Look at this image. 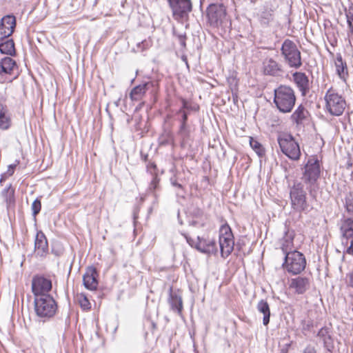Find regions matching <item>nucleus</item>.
Masks as SVG:
<instances>
[{
    "label": "nucleus",
    "instance_id": "nucleus-1",
    "mask_svg": "<svg viewBox=\"0 0 353 353\" xmlns=\"http://www.w3.org/2000/svg\"><path fill=\"white\" fill-rule=\"evenodd\" d=\"M296 101L294 90L289 85H280L274 90L273 102L280 112L290 113Z\"/></svg>",
    "mask_w": 353,
    "mask_h": 353
},
{
    "label": "nucleus",
    "instance_id": "nucleus-2",
    "mask_svg": "<svg viewBox=\"0 0 353 353\" xmlns=\"http://www.w3.org/2000/svg\"><path fill=\"white\" fill-rule=\"evenodd\" d=\"M321 168L317 159H310L305 165L302 180L307 185L310 194L313 198L316 197V192L318 189L317 180L320 176Z\"/></svg>",
    "mask_w": 353,
    "mask_h": 353
},
{
    "label": "nucleus",
    "instance_id": "nucleus-3",
    "mask_svg": "<svg viewBox=\"0 0 353 353\" xmlns=\"http://www.w3.org/2000/svg\"><path fill=\"white\" fill-rule=\"evenodd\" d=\"M208 21L214 28H229L230 19L227 14L225 6L223 3H211L206 10Z\"/></svg>",
    "mask_w": 353,
    "mask_h": 353
},
{
    "label": "nucleus",
    "instance_id": "nucleus-4",
    "mask_svg": "<svg viewBox=\"0 0 353 353\" xmlns=\"http://www.w3.org/2000/svg\"><path fill=\"white\" fill-rule=\"evenodd\" d=\"M304 183L295 181L290 188V197L291 205L294 210L298 212L307 213L311 207L307 200V193Z\"/></svg>",
    "mask_w": 353,
    "mask_h": 353
},
{
    "label": "nucleus",
    "instance_id": "nucleus-5",
    "mask_svg": "<svg viewBox=\"0 0 353 353\" xmlns=\"http://www.w3.org/2000/svg\"><path fill=\"white\" fill-rule=\"evenodd\" d=\"M325 101V110L332 116L339 117L343 114L347 103L345 97L333 88H330L324 97Z\"/></svg>",
    "mask_w": 353,
    "mask_h": 353
},
{
    "label": "nucleus",
    "instance_id": "nucleus-6",
    "mask_svg": "<svg viewBox=\"0 0 353 353\" xmlns=\"http://www.w3.org/2000/svg\"><path fill=\"white\" fill-rule=\"evenodd\" d=\"M281 54L284 62L291 68L299 69L302 65L301 53L296 44L286 39L281 47Z\"/></svg>",
    "mask_w": 353,
    "mask_h": 353
},
{
    "label": "nucleus",
    "instance_id": "nucleus-7",
    "mask_svg": "<svg viewBox=\"0 0 353 353\" xmlns=\"http://www.w3.org/2000/svg\"><path fill=\"white\" fill-rule=\"evenodd\" d=\"M34 310L38 317L49 319L54 316L57 310V304L51 296L34 297Z\"/></svg>",
    "mask_w": 353,
    "mask_h": 353
},
{
    "label": "nucleus",
    "instance_id": "nucleus-8",
    "mask_svg": "<svg viewBox=\"0 0 353 353\" xmlns=\"http://www.w3.org/2000/svg\"><path fill=\"white\" fill-rule=\"evenodd\" d=\"M305 266L306 259L303 253L293 250L285 256L283 267L289 273L299 274L305 270Z\"/></svg>",
    "mask_w": 353,
    "mask_h": 353
},
{
    "label": "nucleus",
    "instance_id": "nucleus-9",
    "mask_svg": "<svg viewBox=\"0 0 353 353\" xmlns=\"http://www.w3.org/2000/svg\"><path fill=\"white\" fill-rule=\"evenodd\" d=\"M221 256L223 259L228 257L234 250V235L228 223L223 224L219 228V238Z\"/></svg>",
    "mask_w": 353,
    "mask_h": 353
},
{
    "label": "nucleus",
    "instance_id": "nucleus-10",
    "mask_svg": "<svg viewBox=\"0 0 353 353\" xmlns=\"http://www.w3.org/2000/svg\"><path fill=\"white\" fill-rule=\"evenodd\" d=\"M281 152L289 159L297 161L301 157V150L299 143L290 134L279 136L277 139Z\"/></svg>",
    "mask_w": 353,
    "mask_h": 353
},
{
    "label": "nucleus",
    "instance_id": "nucleus-11",
    "mask_svg": "<svg viewBox=\"0 0 353 353\" xmlns=\"http://www.w3.org/2000/svg\"><path fill=\"white\" fill-rule=\"evenodd\" d=\"M181 234L185 237L187 243L192 248H196L200 252L208 255L217 254L218 248L216 247V241L214 239L197 236V240L194 241L185 233H181Z\"/></svg>",
    "mask_w": 353,
    "mask_h": 353
},
{
    "label": "nucleus",
    "instance_id": "nucleus-12",
    "mask_svg": "<svg viewBox=\"0 0 353 353\" xmlns=\"http://www.w3.org/2000/svg\"><path fill=\"white\" fill-rule=\"evenodd\" d=\"M172 11L174 19L183 20L188 17L192 11V5L190 0H168Z\"/></svg>",
    "mask_w": 353,
    "mask_h": 353
},
{
    "label": "nucleus",
    "instance_id": "nucleus-13",
    "mask_svg": "<svg viewBox=\"0 0 353 353\" xmlns=\"http://www.w3.org/2000/svg\"><path fill=\"white\" fill-rule=\"evenodd\" d=\"M52 281L42 275H35L32 280V292L35 297L50 296L48 293L52 290Z\"/></svg>",
    "mask_w": 353,
    "mask_h": 353
},
{
    "label": "nucleus",
    "instance_id": "nucleus-14",
    "mask_svg": "<svg viewBox=\"0 0 353 353\" xmlns=\"http://www.w3.org/2000/svg\"><path fill=\"white\" fill-rule=\"evenodd\" d=\"M188 112L182 110H178L176 113V115L179 117L177 120L180 123L178 134L181 139V145L182 148H185L191 139L190 128L188 124Z\"/></svg>",
    "mask_w": 353,
    "mask_h": 353
},
{
    "label": "nucleus",
    "instance_id": "nucleus-15",
    "mask_svg": "<svg viewBox=\"0 0 353 353\" xmlns=\"http://www.w3.org/2000/svg\"><path fill=\"white\" fill-rule=\"evenodd\" d=\"M98 277L99 273L97 268L94 266L88 267L83 276V283L85 288L89 290H96L99 285Z\"/></svg>",
    "mask_w": 353,
    "mask_h": 353
},
{
    "label": "nucleus",
    "instance_id": "nucleus-16",
    "mask_svg": "<svg viewBox=\"0 0 353 353\" xmlns=\"http://www.w3.org/2000/svg\"><path fill=\"white\" fill-rule=\"evenodd\" d=\"M17 70V64L16 61L10 57H6L0 61V76L1 77L7 75H14L12 79H9L12 81L13 79H16L18 76L17 72H14Z\"/></svg>",
    "mask_w": 353,
    "mask_h": 353
},
{
    "label": "nucleus",
    "instance_id": "nucleus-17",
    "mask_svg": "<svg viewBox=\"0 0 353 353\" xmlns=\"http://www.w3.org/2000/svg\"><path fill=\"white\" fill-rule=\"evenodd\" d=\"M263 73L265 75L276 77L283 72V66L273 58L267 57L263 61Z\"/></svg>",
    "mask_w": 353,
    "mask_h": 353
},
{
    "label": "nucleus",
    "instance_id": "nucleus-18",
    "mask_svg": "<svg viewBox=\"0 0 353 353\" xmlns=\"http://www.w3.org/2000/svg\"><path fill=\"white\" fill-rule=\"evenodd\" d=\"M294 81L303 97H305L310 89L308 77L304 72H295L292 74Z\"/></svg>",
    "mask_w": 353,
    "mask_h": 353
},
{
    "label": "nucleus",
    "instance_id": "nucleus-19",
    "mask_svg": "<svg viewBox=\"0 0 353 353\" xmlns=\"http://www.w3.org/2000/svg\"><path fill=\"white\" fill-rule=\"evenodd\" d=\"M310 285L307 277L299 276L290 280V288L294 290L297 294H303L310 288Z\"/></svg>",
    "mask_w": 353,
    "mask_h": 353
},
{
    "label": "nucleus",
    "instance_id": "nucleus-20",
    "mask_svg": "<svg viewBox=\"0 0 353 353\" xmlns=\"http://www.w3.org/2000/svg\"><path fill=\"white\" fill-rule=\"evenodd\" d=\"M34 250L37 255L45 256L48 252V243L45 234L38 231L34 241Z\"/></svg>",
    "mask_w": 353,
    "mask_h": 353
},
{
    "label": "nucleus",
    "instance_id": "nucleus-21",
    "mask_svg": "<svg viewBox=\"0 0 353 353\" xmlns=\"http://www.w3.org/2000/svg\"><path fill=\"white\" fill-rule=\"evenodd\" d=\"M168 303L172 310L181 314L183 310V301L181 294L178 291H174L172 286L169 288Z\"/></svg>",
    "mask_w": 353,
    "mask_h": 353
},
{
    "label": "nucleus",
    "instance_id": "nucleus-22",
    "mask_svg": "<svg viewBox=\"0 0 353 353\" xmlns=\"http://www.w3.org/2000/svg\"><path fill=\"white\" fill-rule=\"evenodd\" d=\"M340 231L343 245H347L348 239L353 237V218H347L342 222Z\"/></svg>",
    "mask_w": 353,
    "mask_h": 353
},
{
    "label": "nucleus",
    "instance_id": "nucleus-23",
    "mask_svg": "<svg viewBox=\"0 0 353 353\" xmlns=\"http://www.w3.org/2000/svg\"><path fill=\"white\" fill-rule=\"evenodd\" d=\"M334 65L337 75L339 76L340 79H341L343 82L346 83L347 79L349 77L348 69L346 61L343 60L341 53H337L336 54Z\"/></svg>",
    "mask_w": 353,
    "mask_h": 353
},
{
    "label": "nucleus",
    "instance_id": "nucleus-24",
    "mask_svg": "<svg viewBox=\"0 0 353 353\" xmlns=\"http://www.w3.org/2000/svg\"><path fill=\"white\" fill-rule=\"evenodd\" d=\"M330 330L327 327H323L319 330L317 336L323 341L324 347L330 352H332L334 345V340L330 334Z\"/></svg>",
    "mask_w": 353,
    "mask_h": 353
},
{
    "label": "nucleus",
    "instance_id": "nucleus-25",
    "mask_svg": "<svg viewBox=\"0 0 353 353\" xmlns=\"http://www.w3.org/2000/svg\"><path fill=\"white\" fill-rule=\"evenodd\" d=\"M309 114L307 110L302 104H300L291 114L290 120L296 125H300L307 119Z\"/></svg>",
    "mask_w": 353,
    "mask_h": 353
},
{
    "label": "nucleus",
    "instance_id": "nucleus-26",
    "mask_svg": "<svg viewBox=\"0 0 353 353\" xmlns=\"http://www.w3.org/2000/svg\"><path fill=\"white\" fill-rule=\"evenodd\" d=\"M152 82H144L135 86L130 93V98L132 101H139L144 96Z\"/></svg>",
    "mask_w": 353,
    "mask_h": 353
},
{
    "label": "nucleus",
    "instance_id": "nucleus-27",
    "mask_svg": "<svg viewBox=\"0 0 353 353\" xmlns=\"http://www.w3.org/2000/svg\"><path fill=\"white\" fill-rule=\"evenodd\" d=\"M11 125L8 107L0 102V129L8 130Z\"/></svg>",
    "mask_w": 353,
    "mask_h": 353
},
{
    "label": "nucleus",
    "instance_id": "nucleus-28",
    "mask_svg": "<svg viewBox=\"0 0 353 353\" xmlns=\"http://www.w3.org/2000/svg\"><path fill=\"white\" fill-rule=\"evenodd\" d=\"M1 41L0 52L3 54L14 56L16 54V50L13 39L6 38Z\"/></svg>",
    "mask_w": 353,
    "mask_h": 353
},
{
    "label": "nucleus",
    "instance_id": "nucleus-29",
    "mask_svg": "<svg viewBox=\"0 0 353 353\" xmlns=\"http://www.w3.org/2000/svg\"><path fill=\"white\" fill-rule=\"evenodd\" d=\"M256 308L260 313L263 314V324L267 326L270 323L271 316L269 304L265 300L261 299L257 303Z\"/></svg>",
    "mask_w": 353,
    "mask_h": 353
},
{
    "label": "nucleus",
    "instance_id": "nucleus-30",
    "mask_svg": "<svg viewBox=\"0 0 353 353\" xmlns=\"http://www.w3.org/2000/svg\"><path fill=\"white\" fill-rule=\"evenodd\" d=\"M14 188L12 184L7 185L1 192V196L3 201L6 203L7 208L10 207L15 203Z\"/></svg>",
    "mask_w": 353,
    "mask_h": 353
},
{
    "label": "nucleus",
    "instance_id": "nucleus-31",
    "mask_svg": "<svg viewBox=\"0 0 353 353\" xmlns=\"http://www.w3.org/2000/svg\"><path fill=\"white\" fill-rule=\"evenodd\" d=\"M0 26H2L8 30V34H12L16 27V18L14 15H6L0 21Z\"/></svg>",
    "mask_w": 353,
    "mask_h": 353
},
{
    "label": "nucleus",
    "instance_id": "nucleus-32",
    "mask_svg": "<svg viewBox=\"0 0 353 353\" xmlns=\"http://www.w3.org/2000/svg\"><path fill=\"white\" fill-rule=\"evenodd\" d=\"M273 19V10L271 9H265L259 14V21L263 26H268Z\"/></svg>",
    "mask_w": 353,
    "mask_h": 353
},
{
    "label": "nucleus",
    "instance_id": "nucleus-33",
    "mask_svg": "<svg viewBox=\"0 0 353 353\" xmlns=\"http://www.w3.org/2000/svg\"><path fill=\"white\" fill-rule=\"evenodd\" d=\"M285 235L286 236L282 240V243H281V248L283 251V253L285 254V256L288 253H290V252H292L291 250V249H292L291 247L293 245V239H294V236L292 234L288 235V232L285 233Z\"/></svg>",
    "mask_w": 353,
    "mask_h": 353
},
{
    "label": "nucleus",
    "instance_id": "nucleus-34",
    "mask_svg": "<svg viewBox=\"0 0 353 353\" xmlns=\"http://www.w3.org/2000/svg\"><path fill=\"white\" fill-rule=\"evenodd\" d=\"M250 145L259 157L265 156V150L256 139L253 137H250Z\"/></svg>",
    "mask_w": 353,
    "mask_h": 353
},
{
    "label": "nucleus",
    "instance_id": "nucleus-35",
    "mask_svg": "<svg viewBox=\"0 0 353 353\" xmlns=\"http://www.w3.org/2000/svg\"><path fill=\"white\" fill-rule=\"evenodd\" d=\"M345 11L349 31L353 33V4H350Z\"/></svg>",
    "mask_w": 353,
    "mask_h": 353
},
{
    "label": "nucleus",
    "instance_id": "nucleus-36",
    "mask_svg": "<svg viewBox=\"0 0 353 353\" xmlns=\"http://www.w3.org/2000/svg\"><path fill=\"white\" fill-rule=\"evenodd\" d=\"M345 207L346 211L353 215V194L349 193L345 196Z\"/></svg>",
    "mask_w": 353,
    "mask_h": 353
},
{
    "label": "nucleus",
    "instance_id": "nucleus-37",
    "mask_svg": "<svg viewBox=\"0 0 353 353\" xmlns=\"http://www.w3.org/2000/svg\"><path fill=\"white\" fill-rule=\"evenodd\" d=\"M41 209V199L39 198H37L33 201L32 206H31L32 216H33L34 220L36 219L37 215L40 212Z\"/></svg>",
    "mask_w": 353,
    "mask_h": 353
},
{
    "label": "nucleus",
    "instance_id": "nucleus-38",
    "mask_svg": "<svg viewBox=\"0 0 353 353\" xmlns=\"http://www.w3.org/2000/svg\"><path fill=\"white\" fill-rule=\"evenodd\" d=\"M174 35L176 36L178 39V41L183 49L186 48V39L187 37L185 33H178L175 30L173 32Z\"/></svg>",
    "mask_w": 353,
    "mask_h": 353
},
{
    "label": "nucleus",
    "instance_id": "nucleus-39",
    "mask_svg": "<svg viewBox=\"0 0 353 353\" xmlns=\"http://www.w3.org/2000/svg\"><path fill=\"white\" fill-rule=\"evenodd\" d=\"M181 103H182V106L181 107V108L179 110H182L183 112H188V111H190V110H198L199 108H194L193 106H192L191 104H190L188 101L183 98H182L181 99Z\"/></svg>",
    "mask_w": 353,
    "mask_h": 353
},
{
    "label": "nucleus",
    "instance_id": "nucleus-40",
    "mask_svg": "<svg viewBox=\"0 0 353 353\" xmlns=\"http://www.w3.org/2000/svg\"><path fill=\"white\" fill-rule=\"evenodd\" d=\"M160 181V179L158 176V174L152 176V179L150 184V190L152 191H155L159 188V183Z\"/></svg>",
    "mask_w": 353,
    "mask_h": 353
},
{
    "label": "nucleus",
    "instance_id": "nucleus-41",
    "mask_svg": "<svg viewBox=\"0 0 353 353\" xmlns=\"http://www.w3.org/2000/svg\"><path fill=\"white\" fill-rule=\"evenodd\" d=\"M170 183L172 186L177 188L179 189V191L176 192V194L181 195L182 194L181 192H183V185L181 183L177 182L176 179L175 177L170 178Z\"/></svg>",
    "mask_w": 353,
    "mask_h": 353
},
{
    "label": "nucleus",
    "instance_id": "nucleus-42",
    "mask_svg": "<svg viewBox=\"0 0 353 353\" xmlns=\"http://www.w3.org/2000/svg\"><path fill=\"white\" fill-rule=\"evenodd\" d=\"M147 171L152 176L157 174V167L155 163L149 162L147 165Z\"/></svg>",
    "mask_w": 353,
    "mask_h": 353
},
{
    "label": "nucleus",
    "instance_id": "nucleus-43",
    "mask_svg": "<svg viewBox=\"0 0 353 353\" xmlns=\"http://www.w3.org/2000/svg\"><path fill=\"white\" fill-rule=\"evenodd\" d=\"M301 325L303 330L309 331L313 327V321L312 320H303Z\"/></svg>",
    "mask_w": 353,
    "mask_h": 353
},
{
    "label": "nucleus",
    "instance_id": "nucleus-44",
    "mask_svg": "<svg viewBox=\"0 0 353 353\" xmlns=\"http://www.w3.org/2000/svg\"><path fill=\"white\" fill-rule=\"evenodd\" d=\"M148 42L145 40L137 43V48L140 49L141 51L148 49Z\"/></svg>",
    "mask_w": 353,
    "mask_h": 353
},
{
    "label": "nucleus",
    "instance_id": "nucleus-45",
    "mask_svg": "<svg viewBox=\"0 0 353 353\" xmlns=\"http://www.w3.org/2000/svg\"><path fill=\"white\" fill-rule=\"evenodd\" d=\"M301 353H316V350L314 346L312 345H307Z\"/></svg>",
    "mask_w": 353,
    "mask_h": 353
},
{
    "label": "nucleus",
    "instance_id": "nucleus-46",
    "mask_svg": "<svg viewBox=\"0 0 353 353\" xmlns=\"http://www.w3.org/2000/svg\"><path fill=\"white\" fill-rule=\"evenodd\" d=\"M346 281L347 285L353 288V271L347 274Z\"/></svg>",
    "mask_w": 353,
    "mask_h": 353
},
{
    "label": "nucleus",
    "instance_id": "nucleus-47",
    "mask_svg": "<svg viewBox=\"0 0 353 353\" xmlns=\"http://www.w3.org/2000/svg\"><path fill=\"white\" fill-rule=\"evenodd\" d=\"M80 304H81V307L82 308H83L84 310L90 308V303L88 299L86 297H84L83 299V300H81L80 301Z\"/></svg>",
    "mask_w": 353,
    "mask_h": 353
},
{
    "label": "nucleus",
    "instance_id": "nucleus-48",
    "mask_svg": "<svg viewBox=\"0 0 353 353\" xmlns=\"http://www.w3.org/2000/svg\"><path fill=\"white\" fill-rule=\"evenodd\" d=\"M350 245L346 249V253L353 256V237L350 238Z\"/></svg>",
    "mask_w": 353,
    "mask_h": 353
},
{
    "label": "nucleus",
    "instance_id": "nucleus-49",
    "mask_svg": "<svg viewBox=\"0 0 353 353\" xmlns=\"http://www.w3.org/2000/svg\"><path fill=\"white\" fill-rule=\"evenodd\" d=\"M16 164H11L8 166V169L7 170L6 174H8L9 176H12L14 172V169L16 168Z\"/></svg>",
    "mask_w": 353,
    "mask_h": 353
},
{
    "label": "nucleus",
    "instance_id": "nucleus-50",
    "mask_svg": "<svg viewBox=\"0 0 353 353\" xmlns=\"http://www.w3.org/2000/svg\"><path fill=\"white\" fill-rule=\"evenodd\" d=\"M181 59L186 64V65L188 67V61L187 56L185 55V54L182 55L181 56Z\"/></svg>",
    "mask_w": 353,
    "mask_h": 353
},
{
    "label": "nucleus",
    "instance_id": "nucleus-51",
    "mask_svg": "<svg viewBox=\"0 0 353 353\" xmlns=\"http://www.w3.org/2000/svg\"><path fill=\"white\" fill-rule=\"evenodd\" d=\"M202 214H203V211L202 210H201L200 209H197L196 210L195 216L199 217V216H201Z\"/></svg>",
    "mask_w": 353,
    "mask_h": 353
},
{
    "label": "nucleus",
    "instance_id": "nucleus-52",
    "mask_svg": "<svg viewBox=\"0 0 353 353\" xmlns=\"http://www.w3.org/2000/svg\"><path fill=\"white\" fill-rule=\"evenodd\" d=\"M6 173H4L3 174H2V175L1 176V178H0V183H2L6 180Z\"/></svg>",
    "mask_w": 353,
    "mask_h": 353
},
{
    "label": "nucleus",
    "instance_id": "nucleus-53",
    "mask_svg": "<svg viewBox=\"0 0 353 353\" xmlns=\"http://www.w3.org/2000/svg\"><path fill=\"white\" fill-rule=\"evenodd\" d=\"M232 97H233V101H234V103H236L237 102V95L235 94H232Z\"/></svg>",
    "mask_w": 353,
    "mask_h": 353
},
{
    "label": "nucleus",
    "instance_id": "nucleus-54",
    "mask_svg": "<svg viewBox=\"0 0 353 353\" xmlns=\"http://www.w3.org/2000/svg\"><path fill=\"white\" fill-rule=\"evenodd\" d=\"M196 224H197V222L195 221H192L190 222V225H192V226H196Z\"/></svg>",
    "mask_w": 353,
    "mask_h": 353
},
{
    "label": "nucleus",
    "instance_id": "nucleus-55",
    "mask_svg": "<svg viewBox=\"0 0 353 353\" xmlns=\"http://www.w3.org/2000/svg\"><path fill=\"white\" fill-rule=\"evenodd\" d=\"M143 159L144 160V161H146L148 160V155H145L143 157Z\"/></svg>",
    "mask_w": 353,
    "mask_h": 353
},
{
    "label": "nucleus",
    "instance_id": "nucleus-56",
    "mask_svg": "<svg viewBox=\"0 0 353 353\" xmlns=\"http://www.w3.org/2000/svg\"><path fill=\"white\" fill-rule=\"evenodd\" d=\"M352 163L348 162V163H347V167L349 168V167H352Z\"/></svg>",
    "mask_w": 353,
    "mask_h": 353
},
{
    "label": "nucleus",
    "instance_id": "nucleus-57",
    "mask_svg": "<svg viewBox=\"0 0 353 353\" xmlns=\"http://www.w3.org/2000/svg\"><path fill=\"white\" fill-rule=\"evenodd\" d=\"M166 143L165 141H161L160 144H165Z\"/></svg>",
    "mask_w": 353,
    "mask_h": 353
},
{
    "label": "nucleus",
    "instance_id": "nucleus-58",
    "mask_svg": "<svg viewBox=\"0 0 353 353\" xmlns=\"http://www.w3.org/2000/svg\"><path fill=\"white\" fill-rule=\"evenodd\" d=\"M152 327H155V323H152Z\"/></svg>",
    "mask_w": 353,
    "mask_h": 353
}]
</instances>
